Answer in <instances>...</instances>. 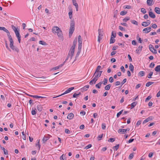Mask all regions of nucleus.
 Returning <instances> with one entry per match:
<instances>
[{
  "instance_id": "10",
  "label": "nucleus",
  "mask_w": 160,
  "mask_h": 160,
  "mask_svg": "<svg viewBox=\"0 0 160 160\" xmlns=\"http://www.w3.org/2000/svg\"><path fill=\"white\" fill-rule=\"evenodd\" d=\"M142 46H139L137 49L136 50V52L139 54L142 51Z\"/></svg>"
},
{
  "instance_id": "25",
  "label": "nucleus",
  "mask_w": 160,
  "mask_h": 160,
  "mask_svg": "<svg viewBox=\"0 0 160 160\" xmlns=\"http://www.w3.org/2000/svg\"><path fill=\"white\" fill-rule=\"evenodd\" d=\"M111 86V85L109 84H108L105 87V89L106 90H108L110 89V87Z\"/></svg>"
},
{
  "instance_id": "64",
  "label": "nucleus",
  "mask_w": 160,
  "mask_h": 160,
  "mask_svg": "<svg viewBox=\"0 0 160 160\" xmlns=\"http://www.w3.org/2000/svg\"><path fill=\"white\" fill-rule=\"evenodd\" d=\"M121 69V71L123 72H125V69H124V68L123 66H122L120 68Z\"/></svg>"
},
{
  "instance_id": "40",
  "label": "nucleus",
  "mask_w": 160,
  "mask_h": 160,
  "mask_svg": "<svg viewBox=\"0 0 160 160\" xmlns=\"http://www.w3.org/2000/svg\"><path fill=\"white\" fill-rule=\"evenodd\" d=\"M131 6L130 5H126L124 6L123 8L126 9H131Z\"/></svg>"
},
{
  "instance_id": "20",
  "label": "nucleus",
  "mask_w": 160,
  "mask_h": 160,
  "mask_svg": "<svg viewBox=\"0 0 160 160\" xmlns=\"http://www.w3.org/2000/svg\"><path fill=\"white\" fill-rule=\"evenodd\" d=\"M31 97H33V98H45L44 97L40 96H37V95H32V96H31Z\"/></svg>"
},
{
  "instance_id": "59",
  "label": "nucleus",
  "mask_w": 160,
  "mask_h": 160,
  "mask_svg": "<svg viewBox=\"0 0 160 160\" xmlns=\"http://www.w3.org/2000/svg\"><path fill=\"white\" fill-rule=\"evenodd\" d=\"M152 98V97L151 96H149L147 98H146L145 101L146 102H147L148 100H150Z\"/></svg>"
},
{
  "instance_id": "53",
  "label": "nucleus",
  "mask_w": 160,
  "mask_h": 160,
  "mask_svg": "<svg viewBox=\"0 0 160 160\" xmlns=\"http://www.w3.org/2000/svg\"><path fill=\"white\" fill-rule=\"evenodd\" d=\"M38 79V80H40V79H46L47 77H36Z\"/></svg>"
},
{
  "instance_id": "50",
  "label": "nucleus",
  "mask_w": 160,
  "mask_h": 160,
  "mask_svg": "<svg viewBox=\"0 0 160 160\" xmlns=\"http://www.w3.org/2000/svg\"><path fill=\"white\" fill-rule=\"evenodd\" d=\"M102 128L103 130H105L106 128V124L105 123H102Z\"/></svg>"
},
{
  "instance_id": "2",
  "label": "nucleus",
  "mask_w": 160,
  "mask_h": 160,
  "mask_svg": "<svg viewBox=\"0 0 160 160\" xmlns=\"http://www.w3.org/2000/svg\"><path fill=\"white\" fill-rule=\"evenodd\" d=\"M75 46V45L72 44V47H71V48L68 53L67 58L65 61V62H66L68 59V58L70 57V59H72V57L73 56Z\"/></svg>"
},
{
  "instance_id": "47",
  "label": "nucleus",
  "mask_w": 160,
  "mask_h": 160,
  "mask_svg": "<svg viewBox=\"0 0 160 160\" xmlns=\"http://www.w3.org/2000/svg\"><path fill=\"white\" fill-rule=\"evenodd\" d=\"M127 12H125V11H123L121 12L120 14L121 15L123 16L126 15L127 14Z\"/></svg>"
},
{
  "instance_id": "22",
  "label": "nucleus",
  "mask_w": 160,
  "mask_h": 160,
  "mask_svg": "<svg viewBox=\"0 0 160 160\" xmlns=\"http://www.w3.org/2000/svg\"><path fill=\"white\" fill-rule=\"evenodd\" d=\"M96 81H97L93 78L90 82L89 84L91 85H93V84H94L96 83Z\"/></svg>"
},
{
  "instance_id": "56",
  "label": "nucleus",
  "mask_w": 160,
  "mask_h": 160,
  "mask_svg": "<svg viewBox=\"0 0 160 160\" xmlns=\"http://www.w3.org/2000/svg\"><path fill=\"white\" fill-rule=\"evenodd\" d=\"M115 139L114 138H110L108 141L109 142H113L115 141Z\"/></svg>"
},
{
  "instance_id": "38",
  "label": "nucleus",
  "mask_w": 160,
  "mask_h": 160,
  "mask_svg": "<svg viewBox=\"0 0 160 160\" xmlns=\"http://www.w3.org/2000/svg\"><path fill=\"white\" fill-rule=\"evenodd\" d=\"M39 44L43 45H47V43L45 42L42 41H40L39 42Z\"/></svg>"
},
{
  "instance_id": "9",
  "label": "nucleus",
  "mask_w": 160,
  "mask_h": 160,
  "mask_svg": "<svg viewBox=\"0 0 160 160\" xmlns=\"http://www.w3.org/2000/svg\"><path fill=\"white\" fill-rule=\"evenodd\" d=\"M152 117H149L146 119H145L143 122V124H144L152 120Z\"/></svg>"
},
{
  "instance_id": "24",
  "label": "nucleus",
  "mask_w": 160,
  "mask_h": 160,
  "mask_svg": "<svg viewBox=\"0 0 160 160\" xmlns=\"http://www.w3.org/2000/svg\"><path fill=\"white\" fill-rule=\"evenodd\" d=\"M102 69L101 68V67L99 65V66H98V67H97L96 70V71L95 72L93 76H94V75L96 74L97 72H98V71H99V70Z\"/></svg>"
},
{
  "instance_id": "48",
  "label": "nucleus",
  "mask_w": 160,
  "mask_h": 160,
  "mask_svg": "<svg viewBox=\"0 0 160 160\" xmlns=\"http://www.w3.org/2000/svg\"><path fill=\"white\" fill-rule=\"evenodd\" d=\"M123 110H122L120 111L119 112L117 113V118H118L119 117L120 115L122 113V112H123Z\"/></svg>"
},
{
  "instance_id": "3",
  "label": "nucleus",
  "mask_w": 160,
  "mask_h": 160,
  "mask_svg": "<svg viewBox=\"0 0 160 160\" xmlns=\"http://www.w3.org/2000/svg\"><path fill=\"white\" fill-rule=\"evenodd\" d=\"M75 22L73 20L71 21L70 27L69 29V37H70L74 30Z\"/></svg>"
},
{
  "instance_id": "7",
  "label": "nucleus",
  "mask_w": 160,
  "mask_h": 160,
  "mask_svg": "<svg viewBox=\"0 0 160 160\" xmlns=\"http://www.w3.org/2000/svg\"><path fill=\"white\" fill-rule=\"evenodd\" d=\"M151 30V28L148 27L147 28H145L143 30V32L145 33H148Z\"/></svg>"
},
{
  "instance_id": "8",
  "label": "nucleus",
  "mask_w": 160,
  "mask_h": 160,
  "mask_svg": "<svg viewBox=\"0 0 160 160\" xmlns=\"http://www.w3.org/2000/svg\"><path fill=\"white\" fill-rule=\"evenodd\" d=\"M74 117V114L72 113H71L69 114L67 117L68 119L71 120Z\"/></svg>"
},
{
  "instance_id": "5",
  "label": "nucleus",
  "mask_w": 160,
  "mask_h": 160,
  "mask_svg": "<svg viewBox=\"0 0 160 160\" xmlns=\"http://www.w3.org/2000/svg\"><path fill=\"white\" fill-rule=\"evenodd\" d=\"M82 47V43H78V50L76 54V57H78L80 54Z\"/></svg>"
},
{
  "instance_id": "23",
  "label": "nucleus",
  "mask_w": 160,
  "mask_h": 160,
  "mask_svg": "<svg viewBox=\"0 0 160 160\" xmlns=\"http://www.w3.org/2000/svg\"><path fill=\"white\" fill-rule=\"evenodd\" d=\"M102 82H100L98 83L96 85L95 87L96 88H100L102 84Z\"/></svg>"
},
{
  "instance_id": "62",
  "label": "nucleus",
  "mask_w": 160,
  "mask_h": 160,
  "mask_svg": "<svg viewBox=\"0 0 160 160\" xmlns=\"http://www.w3.org/2000/svg\"><path fill=\"white\" fill-rule=\"evenodd\" d=\"M118 48V46H114L112 48V50H116Z\"/></svg>"
},
{
  "instance_id": "39",
  "label": "nucleus",
  "mask_w": 160,
  "mask_h": 160,
  "mask_svg": "<svg viewBox=\"0 0 160 160\" xmlns=\"http://www.w3.org/2000/svg\"><path fill=\"white\" fill-rule=\"evenodd\" d=\"M116 36V32L114 33L113 31H112V34L111 37H113V38H115Z\"/></svg>"
},
{
  "instance_id": "28",
  "label": "nucleus",
  "mask_w": 160,
  "mask_h": 160,
  "mask_svg": "<svg viewBox=\"0 0 160 160\" xmlns=\"http://www.w3.org/2000/svg\"><path fill=\"white\" fill-rule=\"evenodd\" d=\"M149 48L151 52H152V50H154V49L153 46L151 44H150L149 45Z\"/></svg>"
},
{
  "instance_id": "15",
  "label": "nucleus",
  "mask_w": 160,
  "mask_h": 160,
  "mask_svg": "<svg viewBox=\"0 0 160 160\" xmlns=\"http://www.w3.org/2000/svg\"><path fill=\"white\" fill-rule=\"evenodd\" d=\"M37 108L39 112L41 111L43 108L42 106L40 105H38Z\"/></svg>"
},
{
  "instance_id": "14",
  "label": "nucleus",
  "mask_w": 160,
  "mask_h": 160,
  "mask_svg": "<svg viewBox=\"0 0 160 160\" xmlns=\"http://www.w3.org/2000/svg\"><path fill=\"white\" fill-rule=\"evenodd\" d=\"M10 48L14 51H16L17 52H18L19 51V49L14 46H12Z\"/></svg>"
},
{
  "instance_id": "19",
  "label": "nucleus",
  "mask_w": 160,
  "mask_h": 160,
  "mask_svg": "<svg viewBox=\"0 0 160 160\" xmlns=\"http://www.w3.org/2000/svg\"><path fill=\"white\" fill-rule=\"evenodd\" d=\"M98 36L102 37L103 36V31L102 29H99L98 30Z\"/></svg>"
},
{
  "instance_id": "60",
  "label": "nucleus",
  "mask_w": 160,
  "mask_h": 160,
  "mask_svg": "<svg viewBox=\"0 0 160 160\" xmlns=\"http://www.w3.org/2000/svg\"><path fill=\"white\" fill-rule=\"evenodd\" d=\"M155 66V64L153 62H151L149 65V67L151 68H153Z\"/></svg>"
},
{
  "instance_id": "12",
  "label": "nucleus",
  "mask_w": 160,
  "mask_h": 160,
  "mask_svg": "<svg viewBox=\"0 0 160 160\" xmlns=\"http://www.w3.org/2000/svg\"><path fill=\"white\" fill-rule=\"evenodd\" d=\"M149 15L151 18H155L156 17L155 15L152 12H149Z\"/></svg>"
},
{
  "instance_id": "17",
  "label": "nucleus",
  "mask_w": 160,
  "mask_h": 160,
  "mask_svg": "<svg viewBox=\"0 0 160 160\" xmlns=\"http://www.w3.org/2000/svg\"><path fill=\"white\" fill-rule=\"evenodd\" d=\"M49 139V137L48 136H44L42 139L43 142H45Z\"/></svg>"
},
{
  "instance_id": "46",
  "label": "nucleus",
  "mask_w": 160,
  "mask_h": 160,
  "mask_svg": "<svg viewBox=\"0 0 160 160\" xmlns=\"http://www.w3.org/2000/svg\"><path fill=\"white\" fill-rule=\"evenodd\" d=\"M72 3L73 4V5L75 6V7L76 6H78L77 3L76 2V0H72Z\"/></svg>"
},
{
  "instance_id": "1",
  "label": "nucleus",
  "mask_w": 160,
  "mask_h": 160,
  "mask_svg": "<svg viewBox=\"0 0 160 160\" xmlns=\"http://www.w3.org/2000/svg\"><path fill=\"white\" fill-rule=\"evenodd\" d=\"M52 32L54 33H57L58 36L61 38H62L63 34L61 30L57 26H54L52 27Z\"/></svg>"
},
{
  "instance_id": "32",
  "label": "nucleus",
  "mask_w": 160,
  "mask_h": 160,
  "mask_svg": "<svg viewBox=\"0 0 160 160\" xmlns=\"http://www.w3.org/2000/svg\"><path fill=\"white\" fill-rule=\"evenodd\" d=\"M115 41V39H114V38H113V37H111L110 41V43H113Z\"/></svg>"
},
{
  "instance_id": "33",
  "label": "nucleus",
  "mask_w": 160,
  "mask_h": 160,
  "mask_svg": "<svg viewBox=\"0 0 160 160\" xmlns=\"http://www.w3.org/2000/svg\"><path fill=\"white\" fill-rule=\"evenodd\" d=\"M68 14L69 18L70 19H71L72 16V10H71V11L69 12Z\"/></svg>"
},
{
  "instance_id": "52",
  "label": "nucleus",
  "mask_w": 160,
  "mask_h": 160,
  "mask_svg": "<svg viewBox=\"0 0 160 160\" xmlns=\"http://www.w3.org/2000/svg\"><path fill=\"white\" fill-rule=\"evenodd\" d=\"M119 146V145L118 144L116 146H114L113 147V149H115V150L116 151L118 149Z\"/></svg>"
},
{
  "instance_id": "49",
  "label": "nucleus",
  "mask_w": 160,
  "mask_h": 160,
  "mask_svg": "<svg viewBox=\"0 0 160 160\" xmlns=\"http://www.w3.org/2000/svg\"><path fill=\"white\" fill-rule=\"evenodd\" d=\"M65 132L67 134H70L71 133V131L67 129H65Z\"/></svg>"
},
{
  "instance_id": "30",
  "label": "nucleus",
  "mask_w": 160,
  "mask_h": 160,
  "mask_svg": "<svg viewBox=\"0 0 160 160\" xmlns=\"http://www.w3.org/2000/svg\"><path fill=\"white\" fill-rule=\"evenodd\" d=\"M10 42V47H11L12 46H13V41L12 38L9 39Z\"/></svg>"
},
{
  "instance_id": "13",
  "label": "nucleus",
  "mask_w": 160,
  "mask_h": 160,
  "mask_svg": "<svg viewBox=\"0 0 160 160\" xmlns=\"http://www.w3.org/2000/svg\"><path fill=\"white\" fill-rule=\"evenodd\" d=\"M157 72H159L160 76V65L157 66L154 69Z\"/></svg>"
},
{
  "instance_id": "27",
  "label": "nucleus",
  "mask_w": 160,
  "mask_h": 160,
  "mask_svg": "<svg viewBox=\"0 0 160 160\" xmlns=\"http://www.w3.org/2000/svg\"><path fill=\"white\" fill-rule=\"evenodd\" d=\"M137 104V102H134L132 103L131 105V109L133 108Z\"/></svg>"
},
{
  "instance_id": "57",
  "label": "nucleus",
  "mask_w": 160,
  "mask_h": 160,
  "mask_svg": "<svg viewBox=\"0 0 160 160\" xmlns=\"http://www.w3.org/2000/svg\"><path fill=\"white\" fill-rule=\"evenodd\" d=\"M134 155L133 153H132L130 154L129 156V158L130 159H132Z\"/></svg>"
},
{
  "instance_id": "31",
  "label": "nucleus",
  "mask_w": 160,
  "mask_h": 160,
  "mask_svg": "<svg viewBox=\"0 0 160 160\" xmlns=\"http://www.w3.org/2000/svg\"><path fill=\"white\" fill-rule=\"evenodd\" d=\"M15 33L18 38H21V36L20 34L19 31H17V32H15Z\"/></svg>"
},
{
  "instance_id": "4",
  "label": "nucleus",
  "mask_w": 160,
  "mask_h": 160,
  "mask_svg": "<svg viewBox=\"0 0 160 160\" xmlns=\"http://www.w3.org/2000/svg\"><path fill=\"white\" fill-rule=\"evenodd\" d=\"M1 30H3L7 33V35L9 39L12 38L10 34V33L9 32L8 30L5 27H2V28Z\"/></svg>"
},
{
  "instance_id": "41",
  "label": "nucleus",
  "mask_w": 160,
  "mask_h": 160,
  "mask_svg": "<svg viewBox=\"0 0 160 160\" xmlns=\"http://www.w3.org/2000/svg\"><path fill=\"white\" fill-rule=\"evenodd\" d=\"M142 25L143 26H144V27H147V26H148V25H149L148 24V23H147V22H143L142 23Z\"/></svg>"
},
{
  "instance_id": "42",
  "label": "nucleus",
  "mask_w": 160,
  "mask_h": 160,
  "mask_svg": "<svg viewBox=\"0 0 160 160\" xmlns=\"http://www.w3.org/2000/svg\"><path fill=\"white\" fill-rule=\"evenodd\" d=\"M107 82H108V80H107V78H104V80H103V81L102 82V83L104 85H106L107 83Z\"/></svg>"
},
{
  "instance_id": "34",
  "label": "nucleus",
  "mask_w": 160,
  "mask_h": 160,
  "mask_svg": "<svg viewBox=\"0 0 160 160\" xmlns=\"http://www.w3.org/2000/svg\"><path fill=\"white\" fill-rule=\"evenodd\" d=\"M153 83H154V82H148L146 83V87H148Z\"/></svg>"
},
{
  "instance_id": "36",
  "label": "nucleus",
  "mask_w": 160,
  "mask_h": 160,
  "mask_svg": "<svg viewBox=\"0 0 160 160\" xmlns=\"http://www.w3.org/2000/svg\"><path fill=\"white\" fill-rule=\"evenodd\" d=\"M78 43H82V38L80 35H79L78 37Z\"/></svg>"
},
{
  "instance_id": "43",
  "label": "nucleus",
  "mask_w": 160,
  "mask_h": 160,
  "mask_svg": "<svg viewBox=\"0 0 160 160\" xmlns=\"http://www.w3.org/2000/svg\"><path fill=\"white\" fill-rule=\"evenodd\" d=\"M103 135V134H102L100 135H99L98 137V140H100L101 138H102Z\"/></svg>"
},
{
  "instance_id": "21",
  "label": "nucleus",
  "mask_w": 160,
  "mask_h": 160,
  "mask_svg": "<svg viewBox=\"0 0 160 160\" xmlns=\"http://www.w3.org/2000/svg\"><path fill=\"white\" fill-rule=\"evenodd\" d=\"M155 11L158 14H160V8L158 7H156L155 8Z\"/></svg>"
},
{
  "instance_id": "45",
  "label": "nucleus",
  "mask_w": 160,
  "mask_h": 160,
  "mask_svg": "<svg viewBox=\"0 0 160 160\" xmlns=\"http://www.w3.org/2000/svg\"><path fill=\"white\" fill-rule=\"evenodd\" d=\"M12 28L13 30L15 32H17V31H18V30H17V28L15 27V26H14L13 25H12Z\"/></svg>"
},
{
  "instance_id": "16",
  "label": "nucleus",
  "mask_w": 160,
  "mask_h": 160,
  "mask_svg": "<svg viewBox=\"0 0 160 160\" xmlns=\"http://www.w3.org/2000/svg\"><path fill=\"white\" fill-rule=\"evenodd\" d=\"M153 0H147V3L148 6H151L153 5L152 3Z\"/></svg>"
},
{
  "instance_id": "44",
  "label": "nucleus",
  "mask_w": 160,
  "mask_h": 160,
  "mask_svg": "<svg viewBox=\"0 0 160 160\" xmlns=\"http://www.w3.org/2000/svg\"><path fill=\"white\" fill-rule=\"evenodd\" d=\"M94 75H95V76L94 78L96 81H97L98 78L100 77L99 75H98V74H96Z\"/></svg>"
},
{
  "instance_id": "29",
  "label": "nucleus",
  "mask_w": 160,
  "mask_h": 160,
  "mask_svg": "<svg viewBox=\"0 0 160 160\" xmlns=\"http://www.w3.org/2000/svg\"><path fill=\"white\" fill-rule=\"evenodd\" d=\"M145 74V72L143 71H141L140 72L138 73L139 76H140L141 77H142L144 76Z\"/></svg>"
},
{
  "instance_id": "61",
  "label": "nucleus",
  "mask_w": 160,
  "mask_h": 160,
  "mask_svg": "<svg viewBox=\"0 0 160 160\" xmlns=\"http://www.w3.org/2000/svg\"><path fill=\"white\" fill-rule=\"evenodd\" d=\"M102 37L100 36H98V41L99 43L100 42V40L102 39Z\"/></svg>"
},
{
  "instance_id": "35",
  "label": "nucleus",
  "mask_w": 160,
  "mask_h": 160,
  "mask_svg": "<svg viewBox=\"0 0 160 160\" xmlns=\"http://www.w3.org/2000/svg\"><path fill=\"white\" fill-rule=\"evenodd\" d=\"M130 19V18L128 17H127L123 19V22H127Z\"/></svg>"
},
{
  "instance_id": "51",
  "label": "nucleus",
  "mask_w": 160,
  "mask_h": 160,
  "mask_svg": "<svg viewBox=\"0 0 160 160\" xmlns=\"http://www.w3.org/2000/svg\"><path fill=\"white\" fill-rule=\"evenodd\" d=\"M141 12L143 14H145L146 13V11L145 9L144 8H142L141 9Z\"/></svg>"
},
{
  "instance_id": "54",
  "label": "nucleus",
  "mask_w": 160,
  "mask_h": 160,
  "mask_svg": "<svg viewBox=\"0 0 160 160\" xmlns=\"http://www.w3.org/2000/svg\"><path fill=\"white\" fill-rule=\"evenodd\" d=\"M153 74V72H150V73L148 74V78H152V76Z\"/></svg>"
},
{
  "instance_id": "18",
  "label": "nucleus",
  "mask_w": 160,
  "mask_h": 160,
  "mask_svg": "<svg viewBox=\"0 0 160 160\" xmlns=\"http://www.w3.org/2000/svg\"><path fill=\"white\" fill-rule=\"evenodd\" d=\"M129 68L130 70L132 72H133L134 67H133V65L131 63H130L129 65Z\"/></svg>"
},
{
  "instance_id": "11",
  "label": "nucleus",
  "mask_w": 160,
  "mask_h": 160,
  "mask_svg": "<svg viewBox=\"0 0 160 160\" xmlns=\"http://www.w3.org/2000/svg\"><path fill=\"white\" fill-rule=\"evenodd\" d=\"M118 132L119 133L124 134L126 132L125 129H119L118 130Z\"/></svg>"
},
{
  "instance_id": "37",
  "label": "nucleus",
  "mask_w": 160,
  "mask_h": 160,
  "mask_svg": "<svg viewBox=\"0 0 160 160\" xmlns=\"http://www.w3.org/2000/svg\"><path fill=\"white\" fill-rule=\"evenodd\" d=\"M131 21L132 23V24L136 25H138V22H137L135 20H132Z\"/></svg>"
},
{
  "instance_id": "55",
  "label": "nucleus",
  "mask_w": 160,
  "mask_h": 160,
  "mask_svg": "<svg viewBox=\"0 0 160 160\" xmlns=\"http://www.w3.org/2000/svg\"><path fill=\"white\" fill-rule=\"evenodd\" d=\"M102 72V71H98L97 72L96 74H98V75H99L100 76H101Z\"/></svg>"
},
{
  "instance_id": "6",
  "label": "nucleus",
  "mask_w": 160,
  "mask_h": 160,
  "mask_svg": "<svg viewBox=\"0 0 160 160\" xmlns=\"http://www.w3.org/2000/svg\"><path fill=\"white\" fill-rule=\"evenodd\" d=\"M74 89V87H73L69 88L67 90H66L65 92H64V93H63L61 95L58 96L57 97H59L60 96H61L64 95L70 92L72 90H73Z\"/></svg>"
},
{
  "instance_id": "26",
  "label": "nucleus",
  "mask_w": 160,
  "mask_h": 160,
  "mask_svg": "<svg viewBox=\"0 0 160 160\" xmlns=\"http://www.w3.org/2000/svg\"><path fill=\"white\" fill-rule=\"evenodd\" d=\"M1 147L3 150L4 154L5 155H8V151L7 150H6L4 147H2L1 146Z\"/></svg>"
},
{
  "instance_id": "63",
  "label": "nucleus",
  "mask_w": 160,
  "mask_h": 160,
  "mask_svg": "<svg viewBox=\"0 0 160 160\" xmlns=\"http://www.w3.org/2000/svg\"><path fill=\"white\" fill-rule=\"evenodd\" d=\"M31 113L32 115H34L36 114V112L34 110L32 109L31 111Z\"/></svg>"
},
{
  "instance_id": "58",
  "label": "nucleus",
  "mask_w": 160,
  "mask_h": 160,
  "mask_svg": "<svg viewBox=\"0 0 160 160\" xmlns=\"http://www.w3.org/2000/svg\"><path fill=\"white\" fill-rule=\"evenodd\" d=\"M114 81L113 78L112 77H111L109 78V81L112 83V82Z\"/></svg>"
}]
</instances>
